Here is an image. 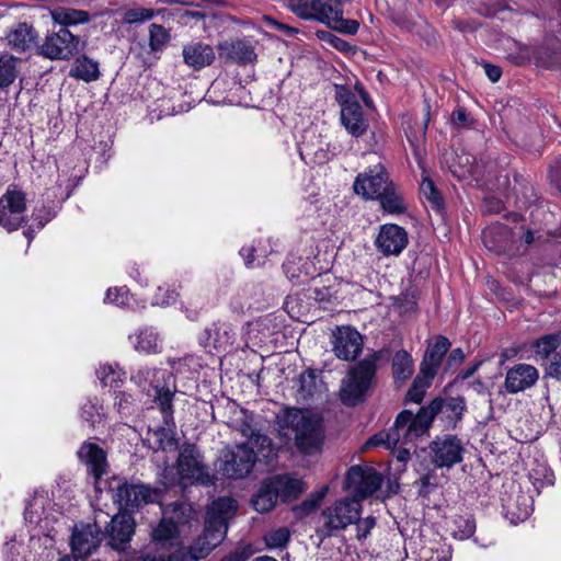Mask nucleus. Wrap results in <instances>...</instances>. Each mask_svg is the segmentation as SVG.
<instances>
[{
    "label": "nucleus",
    "mask_w": 561,
    "mask_h": 561,
    "mask_svg": "<svg viewBox=\"0 0 561 561\" xmlns=\"http://www.w3.org/2000/svg\"><path fill=\"white\" fill-rule=\"evenodd\" d=\"M170 41V34L167 28L160 24L149 26V47L152 53L162 50Z\"/></svg>",
    "instance_id": "864d4df0"
},
{
    "label": "nucleus",
    "mask_w": 561,
    "mask_h": 561,
    "mask_svg": "<svg viewBox=\"0 0 561 561\" xmlns=\"http://www.w3.org/2000/svg\"><path fill=\"white\" fill-rule=\"evenodd\" d=\"M20 58L10 54L0 56V89L9 88L19 76Z\"/></svg>",
    "instance_id": "a19ab883"
},
{
    "label": "nucleus",
    "mask_w": 561,
    "mask_h": 561,
    "mask_svg": "<svg viewBox=\"0 0 561 561\" xmlns=\"http://www.w3.org/2000/svg\"><path fill=\"white\" fill-rule=\"evenodd\" d=\"M154 16V11L148 8H133L124 13L123 21L126 24L142 23L151 20Z\"/></svg>",
    "instance_id": "052dcab7"
},
{
    "label": "nucleus",
    "mask_w": 561,
    "mask_h": 561,
    "mask_svg": "<svg viewBox=\"0 0 561 561\" xmlns=\"http://www.w3.org/2000/svg\"><path fill=\"white\" fill-rule=\"evenodd\" d=\"M100 542L101 529L95 523L76 527L70 541L73 557L84 560L99 547Z\"/></svg>",
    "instance_id": "4be33fe9"
},
{
    "label": "nucleus",
    "mask_w": 561,
    "mask_h": 561,
    "mask_svg": "<svg viewBox=\"0 0 561 561\" xmlns=\"http://www.w3.org/2000/svg\"><path fill=\"white\" fill-rule=\"evenodd\" d=\"M477 169L478 164L476 157L466 150H461L459 152L456 151L455 157L449 164L450 172L459 180L474 176L477 174Z\"/></svg>",
    "instance_id": "2f4dec72"
},
{
    "label": "nucleus",
    "mask_w": 561,
    "mask_h": 561,
    "mask_svg": "<svg viewBox=\"0 0 561 561\" xmlns=\"http://www.w3.org/2000/svg\"><path fill=\"white\" fill-rule=\"evenodd\" d=\"M277 493L272 480L263 482L257 493L252 499L253 508L259 513L270 512L277 502Z\"/></svg>",
    "instance_id": "c9c22d12"
},
{
    "label": "nucleus",
    "mask_w": 561,
    "mask_h": 561,
    "mask_svg": "<svg viewBox=\"0 0 561 561\" xmlns=\"http://www.w3.org/2000/svg\"><path fill=\"white\" fill-rule=\"evenodd\" d=\"M428 428L430 424L421 409L416 414H413L410 410H403L397 415L389 433L397 434L394 438H398V446H407L413 445Z\"/></svg>",
    "instance_id": "9b49d317"
},
{
    "label": "nucleus",
    "mask_w": 561,
    "mask_h": 561,
    "mask_svg": "<svg viewBox=\"0 0 561 561\" xmlns=\"http://www.w3.org/2000/svg\"><path fill=\"white\" fill-rule=\"evenodd\" d=\"M450 345L451 343L446 336H435L434 342L430 343L425 351L420 370L430 377H435Z\"/></svg>",
    "instance_id": "b1692460"
},
{
    "label": "nucleus",
    "mask_w": 561,
    "mask_h": 561,
    "mask_svg": "<svg viewBox=\"0 0 561 561\" xmlns=\"http://www.w3.org/2000/svg\"><path fill=\"white\" fill-rule=\"evenodd\" d=\"M408 233L404 228L396 224H386L380 227L375 244L383 255H399L408 245Z\"/></svg>",
    "instance_id": "aec40b11"
},
{
    "label": "nucleus",
    "mask_w": 561,
    "mask_h": 561,
    "mask_svg": "<svg viewBox=\"0 0 561 561\" xmlns=\"http://www.w3.org/2000/svg\"><path fill=\"white\" fill-rule=\"evenodd\" d=\"M392 184L385 167L378 163L359 173L353 188L364 199H377Z\"/></svg>",
    "instance_id": "ddd939ff"
},
{
    "label": "nucleus",
    "mask_w": 561,
    "mask_h": 561,
    "mask_svg": "<svg viewBox=\"0 0 561 561\" xmlns=\"http://www.w3.org/2000/svg\"><path fill=\"white\" fill-rule=\"evenodd\" d=\"M104 490L119 510L133 512L139 507L153 503L157 492L144 484L128 482L125 478L112 477Z\"/></svg>",
    "instance_id": "0eeeda50"
},
{
    "label": "nucleus",
    "mask_w": 561,
    "mask_h": 561,
    "mask_svg": "<svg viewBox=\"0 0 561 561\" xmlns=\"http://www.w3.org/2000/svg\"><path fill=\"white\" fill-rule=\"evenodd\" d=\"M247 437L249 438L247 443L248 446L252 449L256 448V453L263 457L270 458L276 455L273 448V442L267 435L252 430V433Z\"/></svg>",
    "instance_id": "8fccbe9b"
},
{
    "label": "nucleus",
    "mask_w": 561,
    "mask_h": 561,
    "mask_svg": "<svg viewBox=\"0 0 561 561\" xmlns=\"http://www.w3.org/2000/svg\"><path fill=\"white\" fill-rule=\"evenodd\" d=\"M104 301L119 307H125L129 302L128 291L125 287L110 288L106 291Z\"/></svg>",
    "instance_id": "0e129e2a"
},
{
    "label": "nucleus",
    "mask_w": 561,
    "mask_h": 561,
    "mask_svg": "<svg viewBox=\"0 0 561 561\" xmlns=\"http://www.w3.org/2000/svg\"><path fill=\"white\" fill-rule=\"evenodd\" d=\"M420 190L423 196L432 204L435 209L439 210L444 207L443 197L430 178H423Z\"/></svg>",
    "instance_id": "13d9d810"
},
{
    "label": "nucleus",
    "mask_w": 561,
    "mask_h": 561,
    "mask_svg": "<svg viewBox=\"0 0 561 561\" xmlns=\"http://www.w3.org/2000/svg\"><path fill=\"white\" fill-rule=\"evenodd\" d=\"M237 511V502L228 496H222L215 500L208 507L207 514L222 517L225 520L228 519Z\"/></svg>",
    "instance_id": "603ef678"
},
{
    "label": "nucleus",
    "mask_w": 561,
    "mask_h": 561,
    "mask_svg": "<svg viewBox=\"0 0 561 561\" xmlns=\"http://www.w3.org/2000/svg\"><path fill=\"white\" fill-rule=\"evenodd\" d=\"M545 377L561 380V351L553 354L545 365Z\"/></svg>",
    "instance_id": "338daca9"
},
{
    "label": "nucleus",
    "mask_w": 561,
    "mask_h": 561,
    "mask_svg": "<svg viewBox=\"0 0 561 561\" xmlns=\"http://www.w3.org/2000/svg\"><path fill=\"white\" fill-rule=\"evenodd\" d=\"M171 374L162 368H140L131 376V379L146 392L154 391L153 401L158 404L163 420L170 424L173 420L174 391L167 387V378Z\"/></svg>",
    "instance_id": "423d86ee"
},
{
    "label": "nucleus",
    "mask_w": 561,
    "mask_h": 561,
    "mask_svg": "<svg viewBox=\"0 0 561 561\" xmlns=\"http://www.w3.org/2000/svg\"><path fill=\"white\" fill-rule=\"evenodd\" d=\"M184 62L194 70H201L215 60V51L208 44L190 43L183 47Z\"/></svg>",
    "instance_id": "a878e982"
},
{
    "label": "nucleus",
    "mask_w": 561,
    "mask_h": 561,
    "mask_svg": "<svg viewBox=\"0 0 561 561\" xmlns=\"http://www.w3.org/2000/svg\"><path fill=\"white\" fill-rule=\"evenodd\" d=\"M382 484V476L373 467L352 466L345 477L344 488L352 490L360 501L374 494Z\"/></svg>",
    "instance_id": "f8f14e48"
},
{
    "label": "nucleus",
    "mask_w": 561,
    "mask_h": 561,
    "mask_svg": "<svg viewBox=\"0 0 561 561\" xmlns=\"http://www.w3.org/2000/svg\"><path fill=\"white\" fill-rule=\"evenodd\" d=\"M253 552L251 545L239 546L233 551L225 556L221 561H247Z\"/></svg>",
    "instance_id": "774afa93"
},
{
    "label": "nucleus",
    "mask_w": 561,
    "mask_h": 561,
    "mask_svg": "<svg viewBox=\"0 0 561 561\" xmlns=\"http://www.w3.org/2000/svg\"><path fill=\"white\" fill-rule=\"evenodd\" d=\"M293 13L307 21H318L330 28L346 35H355L359 23L354 19H344L341 3H330L327 0H288Z\"/></svg>",
    "instance_id": "f03ea898"
},
{
    "label": "nucleus",
    "mask_w": 561,
    "mask_h": 561,
    "mask_svg": "<svg viewBox=\"0 0 561 561\" xmlns=\"http://www.w3.org/2000/svg\"><path fill=\"white\" fill-rule=\"evenodd\" d=\"M434 377H430L427 374L420 370L407 392L405 400L413 403H421Z\"/></svg>",
    "instance_id": "a18cd8bd"
},
{
    "label": "nucleus",
    "mask_w": 561,
    "mask_h": 561,
    "mask_svg": "<svg viewBox=\"0 0 561 561\" xmlns=\"http://www.w3.org/2000/svg\"><path fill=\"white\" fill-rule=\"evenodd\" d=\"M393 306L398 307L401 313L415 312L417 310L419 290L411 286L398 296L391 297Z\"/></svg>",
    "instance_id": "49530a36"
},
{
    "label": "nucleus",
    "mask_w": 561,
    "mask_h": 561,
    "mask_svg": "<svg viewBox=\"0 0 561 561\" xmlns=\"http://www.w3.org/2000/svg\"><path fill=\"white\" fill-rule=\"evenodd\" d=\"M482 240L488 250L502 254L511 247L512 230L505 225H496L483 230Z\"/></svg>",
    "instance_id": "bb28decb"
},
{
    "label": "nucleus",
    "mask_w": 561,
    "mask_h": 561,
    "mask_svg": "<svg viewBox=\"0 0 561 561\" xmlns=\"http://www.w3.org/2000/svg\"><path fill=\"white\" fill-rule=\"evenodd\" d=\"M37 37L36 30L25 22L13 25L5 35L8 45L18 51H25L35 46Z\"/></svg>",
    "instance_id": "393cba45"
},
{
    "label": "nucleus",
    "mask_w": 561,
    "mask_h": 561,
    "mask_svg": "<svg viewBox=\"0 0 561 561\" xmlns=\"http://www.w3.org/2000/svg\"><path fill=\"white\" fill-rule=\"evenodd\" d=\"M327 493L328 486H323L321 490L310 493L305 501H302L299 505L293 508L295 515L298 518H302L310 515L323 501Z\"/></svg>",
    "instance_id": "09e8293b"
},
{
    "label": "nucleus",
    "mask_w": 561,
    "mask_h": 561,
    "mask_svg": "<svg viewBox=\"0 0 561 561\" xmlns=\"http://www.w3.org/2000/svg\"><path fill=\"white\" fill-rule=\"evenodd\" d=\"M102 407L96 399H88L81 407V417L90 426L94 427L95 424L102 421L103 412Z\"/></svg>",
    "instance_id": "6e6d98bb"
},
{
    "label": "nucleus",
    "mask_w": 561,
    "mask_h": 561,
    "mask_svg": "<svg viewBox=\"0 0 561 561\" xmlns=\"http://www.w3.org/2000/svg\"><path fill=\"white\" fill-rule=\"evenodd\" d=\"M335 100L340 104L341 110L358 104L355 94L345 85H335Z\"/></svg>",
    "instance_id": "69168bd1"
},
{
    "label": "nucleus",
    "mask_w": 561,
    "mask_h": 561,
    "mask_svg": "<svg viewBox=\"0 0 561 561\" xmlns=\"http://www.w3.org/2000/svg\"><path fill=\"white\" fill-rule=\"evenodd\" d=\"M454 536L460 540L472 537L476 531V520L471 517L458 516L454 519Z\"/></svg>",
    "instance_id": "bf43d9fd"
},
{
    "label": "nucleus",
    "mask_w": 561,
    "mask_h": 561,
    "mask_svg": "<svg viewBox=\"0 0 561 561\" xmlns=\"http://www.w3.org/2000/svg\"><path fill=\"white\" fill-rule=\"evenodd\" d=\"M96 374L102 385L110 387L113 390L119 388L121 383L123 382L124 374L112 365L101 366Z\"/></svg>",
    "instance_id": "5fc2aeb1"
},
{
    "label": "nucleus",
    "mask_w": 561,
    "mask_h": 561,
    "mask_svg": "<svg viewBox=\"0 0 561 561\" xmlns=\"http://www.w3.org/2000/svg\"><path fill=\"white\" fill-rule=\"evenodd\" d=\"M333 351L343 360L355 359L363 348V337L353 327H339L333 332Z\"/></svg>",
    "instance_id": "f3484780"
},
{
    "label": "nucleus",
    "mask_w": 561,
    "mask_h": 561,
    "mask_svg": "<svg viewBox=\"0 0 561 561\" xmlns=\"http://www.w3.org/2000/svg\"><path fill=\"white\" fill-rule=\"evenodd\" d=\"M431 460L436 468H451L462 460L463 445L455 435L436 437L430 445Z\"/></svg>",
    "instance_id": "2eb2a0df"
},
{
    "label": "nucleus",
    "mask_w": 561,
    "mask_h": 561,
    "mask_svg": "<svg viewBox=\"0 0 561 561\" xmlns=\"http://www.w3.org/2000/svg\"><path fill=\"white\" fill-rule=\"evenodd\" d=\"M135 520L128 514H116L112 517L106 534L108 545L117 551H125L129 547L131 537L135 534Z\"/></svg>",
    "instance_id": "6ab92c4d"
},
{
    "label": "nucleus",
    "mask_w": 561,
    "mask_h": 561,
    "mask_svg": "<svg viewBox=\"0 0 561 561\" xmlns=\"http://www.w3.org/2000/svg\"><path fill=\"white\" fill-rule=\"evenodd\" d=\"M135 348L145 354L159 353L161 345L157 332L152 328H145L135 336Z\"/></svg>",
    "instance_id": "79ce46f5"
},
{
    "label": "nucleus",
    "mask_w": 561,
    "mask_h": 561,
    "mask_svg": "<svg viewBox=\"0 0 561 561\" xmlns=\"http://www.w3.org/2000/svg\"><path fill=\"white\" fill-rule=\"evenodd\" d=\"M236 339L232 325L227 322H214L199 336V343L209 350L227 351Z\"/></svg>",
    "instance_id": "5701e85b"
},
{
    "label": "nucleus",
    "mask_w": 561,
    "mask_h": 561,
    "mask_svg": "<svg viewBox=\"0 0 561 561\" xmlns=\"http://www.w3.org/2000/svg\"><path fill=\"white\" fill-rule=\"evenodd\" d=\"M392 376L396 382L407 381L414 371L412 356L405 350L398 351L392 358Z\"/></svg>",
    "instance_id": "e433bc0d"
},
{
    "label": "nucleus",
    "mask_w": 561,
    "mask_h": 561,
    "mask_svg": "<svg viewBox=\"0 0 561 561\" xmlns=\"http://www.w3.org/2000/svg\"><path fill=\"white\" fill-rule=\"evenodd\" d=\"M228 529V523L222 517L214 516L210 514L206 515L205 527L203 535L206 538L214 539L221 542L225 538Z\"/></svg>",
    "instance_id": "de8ad7c7"
},
{
    "label": "nucleus",
    "mask_w": 561,
    "mask_h": 561,
    "mask_svg": "<svg viewBox=\"0 0 561 561\" xmlns=\"http://www.w3.org/2000/svg\"><path fill=\"white\" fill-rule=\"evenodd\" d=\"M539 379L538 369L530 364H516L505 374L504 389L510 394H516L534 387Z\"/></svg>",
    "instance_id": "a211bd4d"
},
{
    "label": "nucleus",
    "mask_w": 561,
    "mask_h": 561,
    "mask_svg": "<svg viewBox=\"0 0 561 561\" xmlns=\"http://www.w3.org/2000/svg\"><path fill=\"white\" fill-rule=\"evenodd\" d=\"M561 344V335L560 334H546L539 339H537L533 347L535 350L536 355L541 360H550L554 353H557V348Z\"/></svg>",
    "instance_id": "37998d69"
},
{
    "label": "nucleus",
    "mask_w": 561,
    "mask_h": 561,
    "mask_svg": "<svg viewBox=\"0 0 561 561\" xmlns=\"http://www.w3.org/2000/svg\"><path fill=\"white\" fill-rule=\"evenodd\" d=\"M26 195L16 185L11 184L0 197V226L12 232L26 224Z\"/></svg>",
    "instance_id": "6e6552de"
},
{
    "label": "nucleus",
    "mask_w": 561,
    "mask_h": 561,
    "mask_svg": "<svg viewBox=\"0 0 561 561\" xmlns=\"http://www.w3.org/2000/svg\"><path fill=\"white\" fill-rule=\"evenodd\" d=\"M380 353L358 362L342 381L340 399L347 407H355L366 399L377 370V360Z\"/></svg>",
    "instance_id": "39448f33"
},
{
    "label": "nucleus",
    "mask_w": 561,
    "mask_h": 561,
    "mask_svg": "<svg viewBox=\"0 0 561 561\" xmlns=\"http://www.w3.org/2000/svg\"><path fill=\"white\" fill-rule=\"evenodd\" d=\"M271 480L276 490L277 496L283 500L296 499L304 492V482L299 479L278 476Z\"/></svg>",
    "instance_id": "ea45409f"
},
{
    "label": "nucleus",
    "mask_w": 561,
    "mask_h": 561,
    "mask_svg": "<svg viewBox=\"0 0 561 561\" xmlns=\"http://www.w3.org/2000/svg\"><path fill=\"white\" fill-rule=\"evenodd\" d=\"M165 426L158 427L152 433V437L157 444V447L163 451H172L178 448V440L175 438V433L172 427H174V419L170 424H167L163 421Z\"/></svg>",
    "instance_id": "c03bdc74"
},
{
    "label": "nucleus",
    "mask_w": 561,
    "mask_h": 561,
    "mask_svg": "<svg viewBox=\"0 0 561 561\" xmlns=\"http://www.w3.org/2000/svg\"><path fill=\"white\" fill-rule=\"evenodd\" d=\"M51 20L61 28L87 24L91 21V15L88 11L79 10L69 7H57L50 11Z\"/></svg>",
    "instance_id": "c756f323"
},
{
    "label": "nucleus",
    "mask_w": 561,
    "mask_h": 561,
    "mask_svg": "<svg viewBox=\"0 0 561 561\" xmlns=\"http://www.w3.org/2000/svg\"><path fill=\"white\" fill-rule=\"evenodd\" d=\"M533 499L526 494H517L513 502L506 505V517L511 524L526 520L533 513Z\"/></svg>",
    "instance_id": "72a5a7b5"
},
{
    "label": "nucleus",
    "mask_w": 561,
    "mask_h": 561,
    "mask_svg": "<svg viewBox=\"0 0 561 561\" xmlns=\"http://www.w3.org/2000/svg\"><path fill=\"white\" fill-rule=\"evenodd\" d=\"M376 518L374 516H367L365 518H360V515L358 516V519L354 522L353 525H355L356 530V539L358 541H364L367 539V537L370 535L371 530L376 527Z\"/></svg>",
    "instance_id": "e2e57ef3"
},
{
    "label": "nucleus",
    "mask_w": 561,
    "mask_h": 561,
    "mask_svg": "<svg viewBox=\"0 0 561 561\" xmlns=\"http://www.w3.org/2000/svg\"><path fill=\"white\" fill-rule=\"evenodd\" d=\"M69 76L84 82L95 81L100 77L99 64L85 55L79 56L76 58Z\"/></svg>",
    "instance_id": "f704fd0d"
},
{
    "label": "nucleus",
    "mask_w": 561,
    "mask_h": 561,
    "mask_svg": "<svg viewBox=\"0 0 561 561\" xmlns=\"http://www.w3.org/2000/svg\"><path fill=\"white\" fill-rule=\"evenodd\" d=\"M255 461V451L248 444H239L221 451L219 469L229 479H242L251 472Z\"/></svg>",
    "instance_id": "1a4fd4ad"
},
{
    "label": "nucleus",
    "mask_w": 561,
    "mask_h": 561,
    "mask_svg": "<svg viewBox=\"0 0 561 561\" xmlns=\"http://www.w3.org/2000/svg\"><path fill=\"white\" fill-rule=\"evenodd\" d=\"M383 211L390 215H401L407 211L403 196L397 191L394 184L390 185L378 198Z\"/></svg>",
    "instance_id": "58836bf2"
},
{
    "label": "nucleus",
    "mask_w": 561,
    "mask_h": 561,
    "mask_svg": "<svg viewBox=\"0 0 561 561\" xmlns=\"http://www.w3.org/2000/svg\"><path fill=\"white\" fill-rule=\"evenodd\" d=\"M263 539L266 547L270 549L284 548L290 539V531L287 527H279L266 533Z\"/></svg>",
    "instance_id": "4d7b16f0"
},
{
    "label": "nucleus",
    "mask_w": 561,
    "mask_h": 561,
    "mask_svg": "<svg viewBox=\"0 0 561 561\" xmlns=\"http://www.w3.org/2000/svg\"><path fill=\"white\" fill-rule=\"evenodd\" d=\"M230 415L226 421L227 425L234 431H238L242 436H248L252 433V414L247 410L240 408L236 403L229 405Z\"/></svg>",
    "instance_id": "4c0bfd02"
},
{
    "label": "nucleus",
    "mask_w": 561,
    "mask_h": 561,
    "mask_svg": "<svg viewBox=\"0 0 561 561\" xmlns=\"http://www.w3.org/2000/svg\"><path fill=\"white\" fill-rule=\"evenodd\" d=\"M529 480L539 493L542 488L553 485L554 473L545 465H538L529 471Z\"/></svg>",
    "instance_id": "3c124183"
},
{
    "label": "nucleus",
    "mask_w": 561,
    "mask_h": 561,
    "mask_svg": "<svg viewBox=\"0 0 561 561\" xmlns=\"http://www.w3.org/2000/svg\"><path fill=\"white\" fill-rule=\"evenodd\" d=\"M176 472L178 482L183 486H211L216 483V476L205 462L203 453L192 443H184L180 446Z\"/></svg>",
    "instance_id": "20e7f679"
},
{
    "label": "nucleus",
    "mask_w": 561,
    "mask_h": 561,
    "mask_svg": "<svg viewBox=\"0 0 561 561\" xmlns=\"http://www.w3.org/2000/svg\"><path fill=\"white\" fill-rule=\"evenodd\" d=\"M172 517H163L158 526L152 530L151 537L157 542H168L174 539L178 535V523H186V512L191 513V505L183 502H175L170 504Z\"/></svg>",
    "instance_id": "412c9836"
},
{
    "label": "nucleus",
    "mask_w": 561,
    "mask_h": 561,
    "mask_svg": "<svg viewBox=\"0 0 561 561\" xmlns=\"http://www.w3.org/2000/svg\"><path fill=\"white\" fill-rule=\"evenodd\" d=\"M81 49L79 36L73 35L68 28H60L46 36L44 43L38 46V55L50 60H69Z\"/></svg>",
    "instance_id": "9d476101"
},
{
    "label": "nucleus",
    "mask_w": 561,
    "mask_h": 561,
    "mask_svg": "<svg viewBox=\"0 0 561 561\" xmlns=\"http://www.w3.org/2000/svg\"><path fill=\"white\" fill-rule=\"evenodd\" d=\"M362 512V503L355 496H345L325 506L316 528V536L323 541L336 536L341 530L353 525Z\"/></svg>",
    "instance_id": "7ed1b4c3"
},
{
    "label": "nucleus",
    "mask_w": 561,
    "mask_h": 561,
    "mask_svg": "<svg viewBox=\"0 0 561 561\" xmlns=\"http://www.w3.org/2000/svg\"><path fill=\"white\" fill-rule=\"evenodd\" d=\"M466 409V401L462 397H450L448 399L436 398L427 407L421 408L430 425L434 417L438 413H442L447 421V425L450 427H455L462 419Z\"/></svg>",
    "instance_id": "dca6fc26"
},
{
    "label": "nucleus",
    "mask_w": 561,
    "mask_h": 561,
    "mask_svg": "<svg viewBox=\"0 0 561 561\" xmlns=\"http://www.w3.org/2000/svg\"><path fill=\"white\" fill-rule=\"evenodd\" d=\"M227 51V58L239 65L252 64L256 59L254 47L247 41H236L220 46Z\"/></svg>",
    "instance_id": "473e14b6"
},
{
    "label": "nucleus",
    "mask_w": 561,
    "mask_h": 561,
    "mask_svg": "<svg viewBox=\"0 0 561 561\" xmlns=\"http://www.w3.org/2000/svg\"><path fill=\"white\" fill-rule=\"evenodd\" d=\"M320 375V370L308 368L297 377V397L300 400H310L317 393L322 391L324 383L321 380Z\"/></svg>",
    "instance_id": "cd10ccee"
},
{
    "label": "nucleus",
    "mask_w": 561,
    "mask_h": 561,
    "mask_svg": "<svg viewBox=\"0 0 561 561\" xmlns=\"http://www.w3.org/2000/svg\"><path fill=\"white\" fill-rule=\"evenodd\" d=\"M79 459L87 466L88 472L93 478L94 489L103 494L110 479H103L107 471V459L105 451L94 443H83L78 450Z\"/></svg>",
    "instance_id": "4468645a"
},
{
    "label": "nucleus",
    "mask_w": 561,
    "mask_h": 561,
    "mask_svg": "<svg viewBox=\"0 0 561 561\" xmlns=\"http://www.w3.org/2000/svg\"><path fill=\"white\" fill-rule=\"evenodd\" d=\"M397 434L387 432H380L371 436L365 444V448L377 447L386 445L388 448H396L398 446V438H394Z\"/></svg>",
    "instance_id": "680f3d73"
},
{
    "label": "nucleus",
    "mask_w": 561,
    "mask_h": 561,
    "mask_svg": "<svg viewBox=\"0 0 561 561\" xmlns=\"http://www.w3.org/2000/svg\"><path fill=\"white\" fill-rule=\"evenodd\" d=\"M341 122L345 129L356 138L364 135L368 128V122L359 103H353L352 106L341 110Z\"/></svg>",
    "instance_id": "c85d7f7f"
},
{
    "label": "nucleus",
    "mask_w": 561,
    "mask_h": 561,
    "mask_svg": "<svg viewBox=\"0 0 561 561\" xmlns=\"http://www.w3.org/2000/svg\"><path fill=\"white\" fill-rule=\"evenodd\" d=\"M220 542L206 536H199L193 545L187 548H181L178 551L181 561H197L206 558Z\"/></svg>",
    "instance_id": "7c9ffc66"
},
{
    "label": "nucleus",
    "mask_w": 561,
    "mask_h": 561,
    "mask_svg": "<svg viewBox=\"0 0 561 561\" xmlns=\"http://www.w3.org/2000/svg\"><path fill=\"white\" fill-rule=\"evenodd\" d=\"M277 432L285 442L294 439L304 455H313L321 449L324 439L322 420L308 410L285 408L276 414Z\"/></svg>",
    "instance_id": "f257e3e1"
}]
</instances>
